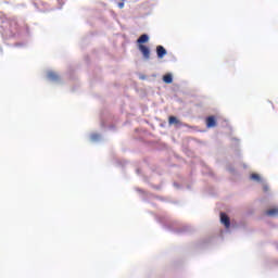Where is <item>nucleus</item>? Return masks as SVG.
I'll return each mask as SVG.
<instances>
[{
    "label": "nucleus",
    "instance_id": "nucleus-3",
    "mask_svg": "<svg viewBox=\"0 0 278 278\" xmlns=\"http://www.w3.org/2000/svg\"><path fill=\"white\" fill-rule=\"evenodd\" d=\"M156 55L160 60H162L164 55H166V49L164 48V46L156 47Z\"/></svg>",
    "mask_w": 278,
    "mask_h": 278
},
{
    "label": "nucleus",
    "instance_id": "nucleus-10",
    "mask_svg": "<svg viewBox=\"0 0 278 278\" xmlns=\"http://www.w3.org/2000/svg\"><path fill=\"white\" fill-rule=\"evenodd\" d=\"M251 179H253L254 181H262V178L260 177L258 174H252Z\"/></svg>",
    "mask_w": 278,
    "mask_h": 278
},
{
    "label": "nucleus",
    "instance_id": "nucleus-8",
    "mask_svg": "<svg viewBox=\"0 0 278 278\" xmlns=\"http://www.w3.org/2000/svg\"><path fill=\"white\" fill-rule=\"evenodd\" d=\"M163 81H164V84H173V75L172 74L164 75Z\"/></svg>",
    "mask_w": 278,
    "mask_h": 278
},
{
    "label": "nucleus",
    "instance_id": "nucleus-5",
    "mask_svg": "<svg viewBox=\"0 0 278 278\" xmlns=\"http://www.w3.org/2000/svg\"><path fill=\"white\" fill-rule=\"evenodd\" d=\"M10 30L11 34H15L16 31H18V23H16V21L10 22Z\"/></svg>",
    "mask_w": 278,
    "mask_h": 278
},
{
    "label": "nucleus",
    "instance_id": "nucleus-11",
    "mask_svg": "<svg viewBox=\"0 0 278 278\" xmlns=\"http://www.w3.org/2000/svg\"><path fill=\"white\" fill-rule=\"evenodd\" d=\"M117 7H118L121 10H123V9L125 8V0H122V2H119V3L117 4Z\"/></svg>",
    "mask_w": 278,
    "mask_h": 278
},
{
    "label": "nucleus",
    "instance_id": "nucleus-7",
    "mask_svg": "<svg viewBox=\"0 0 278 278\" xmlns=\"http://www.w3.org/2000/svg\"><path fill=\"white\" fill-rule=\"evenodd\" d=\"M168 124L169 125L181 126V122L179 119H177V117H175V116H169Z\"/></svg>",
    "mask_w": 278,
    "mask_h": 278
},
{
    "label": "nucleus",
    "instance_id": "nucleus-9",
    "mask_svg": "<svg viewBox=\"0 0 278 278\" xmlns=\"http://www.w3.org/2000/svg\"><path fill=\"white\" fill-rule=\"evenodd\" d=\"M266 216H278V208H270L266 211Z\"/></svg>",
    "mask_w": 278,
    "mask_h": 278
},
{
    "label": "nucleus",
    "instance_id": "nucleus-4",
    "mask_svg": "<svg viewBox=\"0 0 278 278\" xmlns=\"http://www.w3.org/2000/svg\"><path fill=\"white\" fill-rule=\"evenodd\" d=\"M215 126H216V117L208 116L206 118V127L210 129V128L215 127Z\"/></svg>",
    "mask_w": 278,
    "mask_h": 278
},
{
    "label": "nucleus",
    "instance_id": "nucleus-1",
    "mask_svg": "<svg viewBox=\"0 0 278 278\" xmlns=\"http://www.w3.org/2000/svg\"><path fill=\"white\" fill-rule=\"evenodd\" d=\"M149 42V35L143 34L141 35L138 40L137 43L139 51L142 53L144 60H150L151 59V50L149 49V47L144 46V43Z\"/></svg>",
    "mask_w": 278,
    "mask_h": 278
},
{
    "label": "nucleus",
    "instance_id": "nucleus-6",
    "mask_svg": "<svg viewBox=\"0 0 278 278\" xmlns=\"http://www.w3.org/2000/svg\"><path fill=\"white\" fill-rule=\"evenodd\" d=\"M48 79H50V81H58L60 79V76L55 72H49Z\"/></svg>",
    "mask_w": 278,
    "mask_h": 278
},
{
    "label": "nucleus",
    "instance_id": "nucleus-12",
    "mask_svg": "<svg viewBox=\"0 0 278 278\" xmlns=\"http://www.w3.org/2000/svg\"><path fill=\"white\" fill-rule=\"evenodd\" d=\"M264 190L267 191V190H268V187H264Z\"/></svg>",
    "mask_w": 278,
    "mask_h": 278
},
{
    "label": "nucleus",
    "instance_id": "nucleus-2",
    "mask_svg": "<svg viewBox=\"0 0 278 278\" xmlns=\"http://www.w3.org/2000/svg\"><path fill=\"white\" fill-rule=\"evenodd\" d=\"M220 222L223 223V225H225L226 229H229V227H231V222L227 214L220 213Z\"/></svg>",
    "mask_w": 278,
    "mask_h": 278
}]
</instances>
